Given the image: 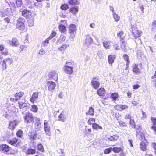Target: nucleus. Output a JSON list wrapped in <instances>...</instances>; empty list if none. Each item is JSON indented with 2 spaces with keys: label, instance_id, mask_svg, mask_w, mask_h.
Here are the masks:
<instances>
[{
  "label": "nucleus",
  "instance_id": "50",
  "mask_svg": "<svg viewBox=\"0 0 156 156\" xmlns=\"http://www.w3.org/2000/svg\"><path fill=\"white\" fill-rule=\"evenodd\" d=\"M50 39V37H48L46 39L45 41L42 42V45L43 46H45L46 45V44L49 43V41Z\"/></svg>",
  "mask_w": 156,
  "mask_h": 156
},
{
  "label": "nucleus",
  "instance_id": "14",
  "mask_svg": "<svg viewBox=\"0 0 156 156\" xmlns=\"http://www.w3.org/2000/svg\"><path fill=\"white\" fill-rule=\"evenodd\" d=\"M8 43L13 46H17L20 44L18 40L16 38H14L12 40H9Z\"/></svg>",
  "mask_w": 156,
  "mask_h": 156
},
{
  "label": "nucleus",
  "instance_id": "29",
  "mask_svg": "<svg viewBox=\"0 0 156 156\" xmlns=\"http://www.w3.org/2000/svg\"><path fill=\"white\" fill-rule=\"evenodd\" d=\"M24 94V93L23 92H19L16 93L15 96V99H16V101H17Z\"/></svg>",
  "mask_w": 156,
  "mask_h": 156
},
{
  "label": "nucleus",
  "instance_id": "18",
  "mask_svg": "<svg viewBox=\"0 0 156 156\" xmlns=\"http://www.w3.org/2000/svg\"><path fill=\"white\" fill-rule=\"evenodd\" d=\"M136 136L141 141L143 140L144 139H146L144 133L140 131H138L136 132Z\"/></svg>",
  "mask_w": 156,
  "mask_h": 156
},
{
  "label": "nucleus",
  "instance_id": "61",
  "mask_svg": "<svg viewBox=\"0 0 156 156\" xmlns=\"http://www.w3.org/2000/svg\"><path fill=\"white\" fill-rule=\"evenodd\" d=\"M153 28H154L156 27V20H154L152 23L151 25Z\"/></svg>",
  "mask_w": 156,
  "mask_h": 156
},
{
  "label": "nucleus",
  "instance_id": "26",
  "mask_svg": "<svg viewBox=\"0 0 156 156\" xmlns=\"http://www.w3.org/2000/svg\"><path fill=\"white\" fill-rule=\"evenodd\" d=\"M64 70L65 73H66L71 74L72 73L73 68L72 67H64Z\"/></svg>",
  "mask_w": 156,
  "mask_h": 156
},
{
  "label": "nucleus",
  "instance_id": "4",
  "mask_svg": "<svg viewBox=\"0 0 156 156\" xmlns=\"http://www.w3.org/2000/svg\"><path fill=\"white\" fill-rule=\"evenodd\" d=\"M25 19L23 17H20L17 20L16 27L20 30H23L25 27L23 22Z\"/></svg>",
  "mask_w": 156,
  "mask_h": 156
},
{
  "label": "nucleus",
  "instance_id": "33",
  "mask_svg": "<svg viewBox=\"0 0 156 156\" xmlns=\"http://www.w3.org/2000/svg\"><path fill=\"white\" fill-rule=\"evenodd\" d=\"M20 109H23L25 107H27V103L20 102L18 103Z\"/></svg>",
  "mask_w": 156,
  "mask_h": 156
},
{
  "label": "nucleus",
  "instance_id": "59",
  "mask_svg": "<svg viewBox=\"0 0 156 156\" xmlns=\"http://www.w3.org/2000/svg\"><path fill=\"white\" fill-rule=\"evenodd\" d=\"M62 41H64L66 39V37L63 35H61L59 38Z\"/></svg>",
  "mask_w": 156,
  "mask_h": 156
},
{
  "label": "nucleus",
  "instance_id": "2",
  "mask_svg": "<svg viewBox=\"0 0 156 156\" xmlns=\"http://www.w3.org/2000/svg\"><path fill=\"white\" fill-rule=\"evenodd\" d=\"M24 122L26 124L33 123L34 118L33 114L29 112H27L26 113V115L24 116Z\"/></svg>",
  "mask_w": 156,
  "mask_h": 156
},
{
  "label": "nucleus",
  "instance_id": "43",
  "mask_svg": "<svg viewBox=\"0 0 156 156\" xmlns=\"http://www.w3.org/2000/svg\"><path fill=\"white\" fill-rule=\"evenodd\" d=\"M38 109V108L37 107L36 105H34L32 106V108L31 110L34 112H37Z\"/></svg>",
  "mask_w": 156,
  "mask_h": 156
},
{
  "label": "nucleus",
  "instance_id": "53",
  "mask_svg": "<svg viewBox=\"0 0 156 156\" xmlns=\"http://www.w3.org/2000/svg\"><path fill=\"white\" fill-rule=\"evenodd\" d=\"M28 26L30 27H32L34 26V21L32 19H29L28 21Z\"/></svg>",
  "mask_w": 156,
  "mask_h": 156
},
{
  "label": "nucleus",
  "instance_id": "15",
  "mask_svg": "<svg viewBox=\"0 0 156 156\" xmlns=\"http://www.w3.org/2000/svg\"><path fill=\"white\" fill-rule=\"evenodd\" d=\"M116 58L115 55H110L108 56V61L109 64L112 66V64L114 62V60Z\"/></svg>",
  "mask_w": 156,
  "mask_h": 156
},
{
  "label": "nucleus",
  "instance_id": "21",
  "mask_svg": "<svg viewBox=\"0 0 156 156\" xmlns=\"http://www.w3.org/2000/svg\"><path fill=\"white\" fill-rule=\"evenodd\" d=\"M2 151L4 153L8 152L10 149V147L6 144H3L1 146Z\"/></svg>",
  "mask_w": 156,
  "mask_h": 156
},
{
  "label": "nucleus",
  "instance_id": "60",
  "mask_svg": "<svg viewBox=\"0 0 156 156\" xmlns=\"http://www.w3.org/2000/svg\"><path fill=\"white\" fill-rule=\"evenodd\" d=\"M25 1L26 2V5H30V4H31L32 3L31 0H25Z\"/></svg>",
  "mask_w": 156,
  "mask_h": 156
},
{
  "label": "nucleus",
  "instance_id": "37",
  "mask_svg": "<svg viewBox=\"0 0 156 156\" xmlns=\"http://www.w3.org/2000/svg\"><path fill=\"white\" fill-rule=\"evenodd\" d=\"M129 123L132 128H136V124L134 119L132 118L130 119Z\"/></svg>",
  "mask_w": 156,
  "mask_h": 156
},
{
  "label": "nucleus",
  "instance_id": "1",
  "mask_svg": "<svg viewBox=\"0 0 156 156\" xmlns=\"http://www.w3.org/2000/svg\"><path fill=\"white\" fill-rule=\"evenodd\" d=\"M69 5H72L73 6L70 7V12L73 14L76 13L78 11V7L75 5L77 4V2L76 0H70L69 1Z\"/></svg>",
  "mask_w": 156,
  "mask_h": 156
},
{
  "label": "nucleus",
  "instance_id": "54",
  "mask_svg": "<svg viewBox=\"0 0 156 156\" xmlns=\"http://www.w3.org/2000/svg\"><path fill=\"white\" fill-rule=\"evenodd\" d=\"M125 119H132V117L130 114H127L125 116Z\"/></svg>",
  "mask_w": 156,
  "mask_h": 156
},
{
  "label": "nucleus",
  "instance_id": "17",
  "mask_svg": "<svg viewBox=\"0 0 156 156\" xmlns=\"http://www.w3.org/2000/svg\"><path fill=\"white\" fill-rule=\"evenodd\" d=\"M138 66V64H135L133 65L132 69L133 72L136 74H140L141 72V70L139 68Z\"/></svg>",
  "mask_w": 156,
  "mask_h": 156
},
{
  "label": "nucleus",
  "instance_id": "39",
  "mask_svg": "<svg viewBox=\"0 0 156 156\" xmlns=\"http://www.w3.org/2000/svg\"><path fill=\"white\" fill-rule=\"evenodd\" d=\"M5 12L6 13L7 15H11L12 13V9L10 8H7L5 11Z\"/></svg>",
  "mask_w": 156,
  "mask_h": 156
},
{
  "label": "nucleus",
  "instance_id": "27",
  "mask_svg": "<svg viewBox=\"0 0 156 156\" xmlns=\"http://www.w3.org/2000/svg\"><path fill=\"white\" fill-rule=\"evenodd\" d=\"M49 76L50 77L52 78L55 80H58V74L54 71L50 73Z\"/></svg>",
  "mask_w": 156,
  "mask_h": 156
},
{
  "label": "nucleus",
  "instance_id": "6",
  "mask_svg": "<svg viewBox=\"0 0 156 156\" xmlns=\"http://www.w3.org/2000/svg\"><path fill=\"white\" fill-rule=\"evenodd\" d=\"M98 78L97 77H94L91 81V85L94 89L95 90L98 89L100 87V83L97 80Z\"/></svg>",
  "mask_w": 156,
  "mask_h": 156
},
{
  "label": "nucleus",
  "instance_id": "16",
  "mask_svg": "<svg viewBox=\"0 0 156 156\" xmlns=\"http://www.w3.org/2000/svg\"><path fill=\"white\" fill-rule=\"evenodd\" d=\"M18 123V122L16 120L11 121L9 122V128L11 130L13 129Z\"/></svg>",
  "mask_w": 156,
  "mask_h": 156
},
{
  "label": "nucleus",
  "instance_id": "38",
  "mask_svg": "<svg viewBox=\"0 0 156 156\" xmlns=\"http://www.w3.org/2000/svg\"><path fill=\"white\" fill-rule=\"evenodd\" d=\"M112 150V149L111 147L106 148L104 151V153L105 154H108L111 152Z\"/></svg>",
  "mask_w": 156,
  "mask_h": 156
},
{
  "label": "nucleus",
  "instance_id": "56",
  "mask_svg": "<svg viewBox=\"0 0 156 156\" xmlns=\"http://www.w3.org/2000/svg\"><path fill=\"white\" fill-rule=\"evenodd\" d=\"M38 92H36L33 94L32 97L35 99L38 98Z\"/></svg>",
  "mask_w": 156,
  "mask_h": 156
},
{
  "label": "nucleus",
  "instance_id": "24",
  "mask_svg": "<svg viewBox=\"0 0 156 156\" xmlns=\"http://www.w3.org/2000/svg\"><path fill=\"white\" fill-rule=\"evenodd\" d=\"M92 42V39L91 37L89 35H87L86 37L85 43L87 46L91 44Z\"/></svg>",
  "mask_w": 156,
  "mask_h": 156
},
{
  "label": "nucleus",
  "instance_id": "34",
  "mask_svg": "<svg viewBox=\"0 0 156 156\" xmlns=\"http://www.w3.org/2000/svg\"><path fill=\"white\" fill-rule=\"evenodd\" d=\"M36 153V150L33 149H29L26 152L28 154H34Z\"/></svg>",
  "mask_w": 156,
  "mask_h": 156
},
{
  "label": "nucleus",
  "instance_id": "23",
  "mask_svg": "<svg viewBox=\"0 0 156 156\" xmlns=\"http://www.w3.org/2000/svg\"><path fill=\"white\" fill-rule=\"evenodd\" d=\"M87 115L93 116L94 115V110L92 107H90L87 111L86 113Z\"/></svg>",
  "mask_w": 156,
  "mask_h": 156
},
{
  "label": "nucleus",
  "instance_id": "64",
  "mask_svg": "<svg viewBox=\"0 0 156 156\" xmlns=\"http://www.w3.org/2000/svg\"><path fill=\"white\" fill-rule=\"evenodd\" d=\"M9 5L10 7L15 8L14 3L12 2H10L9 4Z\"/></svg>",
  "mask_w": 156,
  "mask_h": 156
},
{
  "label": "nucleus",
  "instance_id": "9",
  "mask_svg": "<svg viewBox=\"0 0 156 156\" xmlns=\"http://www.w3.org/2000/svg\"><path fill=\"white\" fill-rule=\"evenodd\" d=\"M149 142L147 139H144L141 141L140 144V149L142 151H146L147 146L148 145Z\"/></svg>",
  "mask_w": 156,
  "mask_h": 156
},
{
  "label": "nucleus",
  "instance_id": "42",
  "mask_svg": "<svg viewBox=\"0 0 156 156\" xmlns=\"http://www.w3.org/2000/svg\"><path fill=\"white\" fill-rule=\"evenodd\" d=\"M69 46V44H64L62 45L58 49L60 51H63L66 49L67 47Z\"/></svg>",
  "mask_w": 156,
  "mask_h": 156
},
{
  "label": "nucleus",
  "instance_id": "55",
  "mask_svg": "<svg viewBox=\"0 0 156 156\" xmlns=\"http://www.w3.org/2000/svg\"><path fill=\"white\" fill-rule=\"evenodd\" d=\"M64 115L63 113H61L60 115L58 116V118L59 119V120L60 121H61L62 122L64 121Z\"/></svg>",
  "mask_w": 156,
  "mask_h": 156
},
{
  "label": "nucleus",
  "instance_id": "10",
  "mask_svg": "<svg viewBox=\"0 0 156 156\" xmlns=\"http://www.w3.org/2000/svg\"><path fill=\"white\" fill-rule=\"evenodd\" d=\"M8 143L12 145H16V147H19L21 144V142L20 140L13 138L12 139L8 140Z\"/></svg>",
  "mask_w": 156,
  "mask_h": 156
},
{
  "label": "nucleus",
  "instance_id": "48",
  "mask_svg": "<svg viewBox=\"0 0 156 156\" xmlns=\"http://www.w3.org/2000/svg\"><path fill=\"white\" fill-rule=\"evenodd\" d=\"M37 132H36L35 131V133H32L31 134V136H30V139H31L32 140H35L37 137Z\"/></svg>",
  "mask_w": 156,
  "mask_h": 156
},
{
  "label": "nucleus",
  "instance_id": "47",
  "mask_svg": "<svg viewBox=\"0 0 156 156\" xmlns=\"http://www.w3.org/2000/svg\"><path fill=\"white\" fill-rule=\"evenodd\" d=\"M37 149L41 152H44V150L43 145L41 144H39L37 146Z\"/></svg>",
  "mask_w": 156,
  "mask_h": 156
},
{
  "label": "nucleus",
  "instance_id": "12",
  "mask_svg": "<svg viewBox=\"0 0 156 156\" xmlns=\"http://www.w3.org/2000/svg\"><path fill=\"white\" fill-rule=\"evenodd\" d=\"M44 131L46 135L48 136H50L51 134L50 131V127L49 126L48 123L47 122L46 120H44Z\"/></svg>",
  "mask_w": 156,
  "mask_h": 156
},
{
  "label": "nucleus",
  "instance_id": "40",
  "mask_svg": "<svg viewBox=\"0 0 156 156\" xmlns=\"http://www.w3.org/2000/svg\"><path fill=\"white\" fill-rule=\"evenodd\" d=\"M16 1L17 7H21L23 4L22 0H16Z\"/></svg>",
  "mask_w": 156,
  "mask_h": 156
},
{
  "label": "nucleus",
  "instance_id": "8",
  "mask_svg": "<svg viewBox=\"0 0 156 156\" xmlns=\"http://www.w3.org/2000/svg\"><path fill=\"white\" fill-rule=\"evenodd\" d=\"M12 62V59L10 58L5 59L2 62V66L3 70L6 69V67L8 65H10Z\"/></svg>",
  "mask_w": 156,
  "mask_h": 156
},
{
  "label": "nucleus",
  "instance_id": "22",
  "mask_svg": "<svg viewBox=\"0 0 156 156\" xmlns=\"http://www.w3.org/2000/svg\"><path fill=\"white\" fill-rule=\"evenodd\" d=\"M119 138V136L117 135H114L110 136L108 138V139L110 141H117Z\"/></svg>",
  "mask_w": 156,
  "mask_h": 156
},
{
  "label": "nucleus",
  "instance_id": "46",
  "mask_svg": "<svg viewBox=\"0 0 156 156\" xmlns=\"http://www.w3.org/2000/svg\"><path fill=\"white\" fill-rule=\"evenodd\" d=\"M16 134L18 137L21 138L23 135V131L21 130H19L17 132Z\"/></svg>",
  "mask_w": 156,
  "mask_h": 156
},
{
  "label": "nucleus",
  "instance_id": "30",
  "mask_svg": "<svg viewBox=\"0 0 156 156\" xmlns=\"http://www.w3.org/2000/svg\"><path fill=\"white\" fill-rule=\"evenodd\" d=\"M112 149L113 151L115 153H119L123 151V150L121 148L118 147H114Z\"/></svg>",
  "mask_w": 156,
  "mask_h": 156
},
{
  "label": "nucleus",
  "instance_id": "11",
  "mask_svg": "<svg viewBox=\"0 0 156 156\" xmlns=\"http://www.w3.org/2000/svg\"><path fill=\"white\" fill-rule=\"evenodd\" d=\"M47 85L48 86V90L51 92L53 91L56 86L55 83L52 81H48L47 82Z\"/></svg>",
  "mask_w": 156,
  "mask_h": 156
},
{
  "label": "nucleus",
  "instance_id": "58",
  "mask_svg": "<svg viewBox=\"0 0 156 156\" xmlns=\"http://www.w3.org/2000/svg\"><path fill=\"white\" fill-rule=\"evenodd\" d=\"M0 15L2 17H4L8 15L5 11L4 12H0Z\"/></svg>",
  "mask_w": 156,
  "mask_h": 156
},
{
  "label": "nucleus",
  "instance_id": "52",
  "mask_svg": "<svg viewBox=\"0 0 156 156\" xmlns=\"http://www.w3.org/2000/svg\"><path fill=\"white\" fill-rule=\"evenodd\" d=\"M69 6L67 4H64L61 6L60 8L62 10H66L69 8Z\"/></svg>",
  "mask_w": 156,
  "mask_h": 156
},
{
  "label": "nucleus",
  "instance_id": "35",
  "mask_svg": "<svg viewBox=\"0 0 156 156\" xmlns=\"http://www.w3.org/2000/svg\"><path fill=\"white\" fill-rule=\"evenodd\" d=\"M113 16L115 21L117 22L120 20V16L115 12L113 13Z\"/></svg>",
  "mask_w": 156,
  "mask_h": 156
},
{
  "label": "nucleus",
  "instance_id": "49",
  "mask_svg": "<svg viewBox=\"0 0 156 156\" xmlns=\"http://www.w3.org/2000/svg\"><path fill=\"white\" fill-rule=\"evenodd\" d=\"M125 37V36H124L123 37L120 38V41L121 43L123 46H125L126 43V41L124 39Z\"/></svg>",
  "mask_w": 156,
  "mask_h": 156
},
{
  "label": "nucleus",
  "instance_id": "57",
  "mask_svg": "<svg viewBox=\"0 0 156 156\" xmlns=\"http://www.w3.org/2000/svg\"><path fill=\"white\" fill-rule=\"evenodd\" d=\"M151 128L154 132V134L156 135V126H152L151 127Z\"/></svg>",
  "mask_w": 156,
  "mask_h": 156
},
{
  "label": "nucleus",
  "instance_id": "51",
  "mask_svg": "<svg viewBox=\"0 0 156 156\" xmlns=\"http://www.w3.org/2000/svg\"><path fill=\"white\" fill-rule=\"evenodd\" d=\"M151 120L152 123V126H155L156 125V118L151 117Z\"/></svg>",
  "mask_w": 156,
  "mask_h": 156
},
{
  "label": "nucleus",
  "instance_id": "5",
  "mask_svg": "<svg viewBox=\"0 0 156 156\" xmlns=\"http://www.w3.org/2000/svg\"><path fill=\"white\" fill-rule=\"evenodd\" d=\"M19 12L21 13V15L26 18L30 17L32 14L29 10L27 9H24L23 8H21L19 10Z\"/></svg>",
  "mask_w": 156,
  "mask_h": 156
},
{
  "label": "nucleus",
  "instance_id": "3",
  "mask_svg": "<svg viewBox=\"0 0 156 156\" xmlns=\"http://www.w3.org/2000/svg\"><path fill=\"white\" fill-rule=\"evenodd\" d=\"M131 29L133 36L135 38H136L141 36L142 32L138 29V28L137 27L135 26H133Z\"/></svg>",
  "mask_w": 156,
  "mask_h": 156
},
{
  "label": "nucleus",
  "instance_id": "25",
  "mask_svg": "<svg viewBox=\"0 0 156 156\" xmlns=\"http://www.w3.org/2000/svg\"><path fill=\"white\" fill-rule=\"evenodd\" d=\"M119 97V95L117 93L114 92L110 93V98L113 101L117 99Z\"/></svg>",
  "mask_w": 156,
  "mask_h": 156
},
{
  "label": "nucleus",
  "instance_id": "45",
  "mask_svg": "<svg viewBox=\"0 0 156 156\" xmlns=\"http://www.w3.org/2000/svg\"><path fill=\"white\" fill-rule=\"evenodd\" d=\"M59 29L61 32H64L66 30V27L62 24H61L59 27Z\"/></svg>",
  "mask_w": 156,
  "mask_h": 156
},
{
  "label": "nucleus",
  "instance_id": "31",
  "mask_svg": "<svg viewBox=\"0 0 156 156\" xmlns=\"http://www.w3.org/2000/svg\"><path fill=\"white\" fill-rule=\"evenodd\" d=\"M92 127L93 129L96 130H101L102 129V127L96 123H94L93 124Z\"/></svg>",
  "mask_w": 156,
  "mask_h": 156
},
{
  "label": "nucleus",
  "instance_id": "20",
  "mask_svg": "<svg viewBox=\"0 0 156 156\" xmlns=\"http://www.w3.org/2000/svg\"><path fill=\"white\" fill-rule=\"evenodd\" d=\"M123 59L126 61V69H127L129 67V65L130 62L129 58V56L126 54H124L123 56Z\"/></svg>",
  "mask_w": 156,
  "mask_h": 156
},
{
  "label": "nucleus",
  "instance_id": "13",
  "mask_svg": "<svg viewBox=\"0 0 156 156\" xmlns=\"http://www.w3.org/2000/svg\"><path fill=\"white\" fill-rule=\"evenodd\" d=\"M115 109L119 111H122L127 109L128 106L125 105L117 104L115 106Z\"/></svg>",
  "mask_w": 156,
  "mask_h": 156
},
{
  "label": "nucleus",
  "instance_id": "32",
  "mask_svg": "<svg viewBox=\"0 0 156 156\" xmlns=\"http://www.w3.org/2000/svg\"><path fill=\"white\" fill-rule=\"evenodd\" d=\"M120 126L122 127H126L127 126L128 122H125L122 120H120L118 122Z\"/></svg>",
  "mask_w": 156,
  "mask_h": 156
},
{
  "label": "nucleus",
  "instance_id": "41",
  "mask_svg": "<svg viewBox=\"0 0 156 156\" xmlns=\"http://www.w3.org/2000/svg\"><path fill=\"white\" fill-rule=\"evenodd\" d=\"M103 46L106 49H108L110 46V43L107 41H104L103 43Z\"/></svg>",
  "mask_w": 156,
  "mask_h": 156
},
{
  "label": "nucleus",
  "instance_id": "63",
  "mask_svg": "<svg viewBox=\"0 0 156 156\" xmlns=\"http://www.w3.org/2000/svg\"><path fill=\"white\" fill-rule=\"evenodd\" d=\"M140 87V86L138 84L134 85L133 86V89H138Z\"/></svg>",
  "mask_w": 156,
  "mask_h": 156
},
{
  "label": "nucleus",
  "instance_id": "7",
  "mask_svg": "<svg viewBox=\"0 0 156 156\" xmlns=\"http://www.w3.org/2000/svg\"><path fill=\"white\" fill-rule=\"evenodd\" d=\"M39 118H36L35 119L34 128L35 131L37 132L40 131L42 128Z\"/></svg>",
  "mask_w": 156,
  "mask_h": 156
},
{
  "label": "nucleus",
  "instance_id": "36",
  "mask_svg": "<svg viewBox=\"0 0 156 156\" xmlns=\"http://www.w3.org/2000/svg\"><path fill=\"white\" fill-rule=\"evenodd\" d=\"M95 121V119L94 118H90L88 121L87 123L89 125H93V124H94Z\"/></svg>",
  "mask_w": 156,
  "mask_h": 156
},
{
  "label": "nucleus",
  "instance_id": "19",
  "mask_svg": "<svg viewBox=\"0 0 156 156\" xmlns=\"http://www.w3.org/2000/svg\"><path fill=\"white\" fill-rule=\"evenodd\" d=\"M106 91L104 88L101 87L98 89L97 91V93L99 96H104L105 94Z\"/></svg>",
  "mask_w": 156,
  "mask_h": 156
},
{
  "label": "nucleus",
  "instance_id": "44",
  "mask_svg": "<svg viewBox=\"0 0 156 156\" xmlns=\"http://www.w3.org/2000/svg\"><path fill=\"white\" fill-rule=\"evenodd\" d=\"M124 34V32L123 31H119L117 33V36L119 37L120 38L122 37L123 35Z\"/></svg>",
  "mask_w": 156,
  "mask_h": 156
},
{
  "label": "nucleus",
  "instance_id": "62",
  "mask_svg": "<svg viewBox=\"0 0 156 156\" xmlns=\"http://www.w3.org/2000/svg\"><path fill=\"white\" fill-rule=\"evenodd\" d=\"M26 6H27L26 9L27 8V9H31L33 8L32 3L31 4H30V5H26Z\"/></svg>",
  "mask_w": 156,
  "mask_h": 156
},
{
  "label": "nucleus",
  "instance_id": "28",
  "mask_svg": "<svg viewBox=\"0 0 156 156\" xmlns=\"http://www.w3.org/2000/svg\"><path fill=\"white\" fill-rule=\"evenodd\" d=\"M69 31L70 33L71 32L75 33L76 31V26L74 24L70 25L69 27Z\"/></svg>",
  "mask_w": 156,
  "mask_h": 156
}]
</instances>
